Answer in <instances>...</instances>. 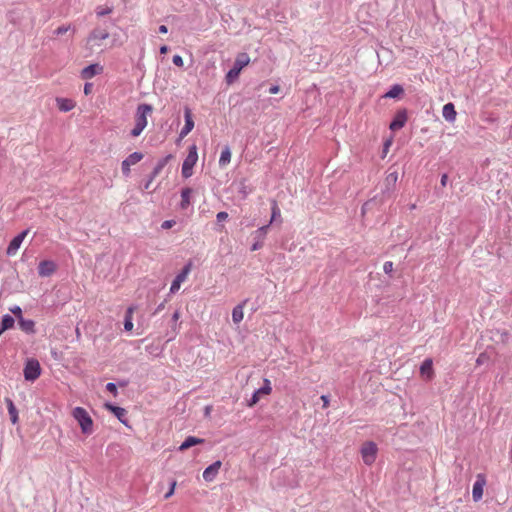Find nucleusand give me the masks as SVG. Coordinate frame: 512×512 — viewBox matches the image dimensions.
<instances>
[{
    "label": "nucleus",
    "instance_id": "f257e3e1",
    "mask_svg": "<svg viewBox=\"0 0 512 512\" xmlns=\"http://www.w3.org/2000/svg\"><path fill=\"white\" fill-rule=\"evenodd\" d=\"M153 107L149 104H141L137 107L135 114V125L131 130L133 137H138L147 126V117L152 113Z\"/></svg>",
    "mask_w": 512,
    "mask_h": 512
},
{
    "label": "nucleus",
    "instance_id": "f03ea898",
    "mask_svg": "<svg viewBox=\"0 0 512 512\" xmlns=\"http://www.w3.org/2000/svg\"><path fill=\"white\" fill-rule=\"evenodd\" d=\"M250 63V57L247 53H239L236 56L233 67L227 72L225 76L226 83L228 85L233 84L239 77L242 69L248 66Z\"/></svg>",
    "mask_w": 512,
    "mask_h": 512
},
{
    "label": "nucleus",
    "instance_id": "7ed1b4c3",
    "mask_svg": "<svg viewBox=\"0 0 512 512\" xmlns=\"http://www.w3.org/2000/svg\"><path fill=\"white\" fill-rule=\"evenodd\" d=\"M197 161H198L197 146L195 144H193L189 147L188 155L186 156V158L182 164L181 173L184 178H189L193 175V168L196 165Z\"/></svg>",
    "mask_w": 512,
    "mask_h": 512
},
{
    "label": "nucleus",
    "instance_id": "20e7f679",
    "mask_svg": "<svg viewBox=\"0 0 512 512\" xmlns=\"http://www.w3.org/2000/svg\"><path fill=\"white\" fill-rule=\"evenodd\" d=\"M109 32L106 29H93L86 40V48L93 51L95 47L102 45V42L109 38Z\"/></svg>",
    "mask_w": 512,
    "mask_h": 512
},
{
    "label": "nucleus",
    "instance_id": "39448f33",
    "mask_svg": "<svg viewBox=\"0 0 512 512\" xmlns=\"http://www.w3.org/2000/svg\"><path fill=\"white\" fill-rule=\"evenodd\" d=\"M24 378L27 381H35L41 374V366L37 359L30 358L26 361L24 370Z\"/></svg>",
    "mask_w": 512,
    "mask_h": 512
},
{
    "label": "nucleus",
    "instance_id": "423d86ee",
    "mask_svg": "<svg viewBox=\"0 0 512 512\" xmlns=\"http://www.w3.org/2000/svg\"><path fill=\"white\" fill-rule=\"evenodd\" d=\"M272 392V385H271V381L269 379H264L263 380V386L260 387L259 389H257L251 399H249L247 401V405L252 407L254 405H256L262 398L264 397H267L268 395H270Z\"/></svg>",
    "mask_w": 512,
    "mask_h": 512
},
{
    "label": "nucleus",
    "instance_id": "0eeeda50",
    "mask_svg": "<svg viewBox=\"0 0 512 512\" xmlns=\"http://www.w3.org/2000/svg\"><path fill=\"white\" fill-rule=\"evenodd\" d=\"M377 446L373 442H365L361 447V456L366 465H371L375 462L377 456Z\"/></svg>",
    "mask_w": 512,
    "mask_h": 512
},
{
    "label": "nucleus",
    "instance_id": "6e6552de",
    "mask_svg": "<svg viewBox=\"0 0 512 512\" xmlns=\"http://www.w3.org/2000/svg\"><path fill=\"white\" fill-rule=\"evenodd\" d=\"M191 267H192V264L188 263L187 265L184 266L182 271L175 277V279L173 280L171 287H170V293H172V294L176 293L180 289L181 284L184 281H186V279L191 271Z\"/></svg>",
    "mask_w": 512,
    "mask_h": 512
},
{
    "label": "nucleus",
    "instance_id": "1a4fd4ad",
    "mask_svg": "<svg viewBox=\"0 0 512 512\" xmlns=\"http://www.w3.org/2000/svg\"><path fill=\"white\" fill-rule=\"evenodd\" d=\"M143 159V154L140 152H134L130 154L125 160L122 161L121 169L125 176L130 174V167L137 164Z\"/></svg>",
    "mask_w": 512,
    "mask_h": 512
},
{
    "label": "nucleus",
    "instance_id": "9d476101",
    "mask_svg": "<svg viewBox=\"0 0 512 512\" xmlns=\"http://www.w3.org/2000/svg\"><path fill=\"white\" fill-rule=\"evenodd\" d=\"M104 71V67L99 63H94L86 66L80 72V76L84 80H89L95 77L96 75L102 74Z\"/></svg>",
    "mask_w": 512,
    "mask_h": 512
},
{
    "label": "nucleus",
    "instance_id": "9b49d317",
    "mask_svg": "<svg viewBox=\"0 0 512 512\" xmlns=\"http://www.w3.org/2000/svg\"><path fill=\"white\" fill-rule=\"evenodd\" d=\"M29 233V229H26L24 231H22L20 234H18L17 236H15L9 243L8 247H7V255L8 256H14L18 249L20 248L23 240L25 239V237L27 236V234Z\"/></svg>",
    "mask_w": 512,
    "mask_h": 512
},
{
    "label": "nucleus",
    "instance_id": "f8f14e48",
    "mask_svg": "<svg viewBox=\"0 0 512 512\" xmlns=\"http://www.w3.org/2000/svg\"><path fill=\"white\" fill-rule=\"evenodd\" d=\"M434 375L433 360L431 358H427L420 366V376L425 381H431L434 378Z\"/></svg>",
    "mask_w": 512,
    "mask_h": 512
},
{
    "label": "nucleus",
    "instance_id": "ddd939ff",
    "mask_svg": "<svg viewBox=\"0 0 512 512\" xmlns=\"http://www.w3.org/2000/svg\"><path fill=\"white\" fill-rule=\"evenodd\" d=\"M57 266L54 261L43 260L38 265V274L41 277H49L55 273Z\"/></svg>",
    "mask_w": 512,
    "mask_h": 512
},
{
    "label": "nucleus",
    "instance_id": "4468645a",
    "mask_svg": "<svg viewBox=\"0 0 512 512\" xmlns=\"http://www.w3.org/2000/svg\"><path fill=\"white\" fill-rule=\"evenodd\" d=\"M407 122V112L405 109L399 110L395 116L392 122L390 123L389 128L392 131H397L405 126Z\"/></svg>",
    "mask_w": 512,
    "mask_h": 512
},
{
    "label": "nucleus",
    "instance_id": "2eb2a0df",
    "mask_svg": "<svg viewBox=\"0 0 512 512\" xmlns=\"http://www.w3.org/2000/svg\"><path fill=\"white\" fill-rule=\"evenodd\" d=\"M184 117H185V125L180 131V134H179L180 139H183L184 137H186L194 128V121L192 118V113L188 107H186L184 110Z\"/></svg>",
    "mask_w": 512,
    "mask_h": 512
},
{
    "label": "nucleus",
    "instance_id": "dca6fc26",
    "mask_svg": "<svg viewBox=\"0 0 512 512\" xmlns=\"http://www.w3.org/2000/svg\"><path fill=\"white\" fill-rule=\"evenodd\" d=\"M221 465H222L221 461H216L213 464H211L210 466H208L203 472L204 480L207 482H212L216 478V476L221 468Z\"/></svg>",
    "mask_w": 512,
    "mask_h": 512
},
{
    "label": "nucleus",
    "instance_id": "f3484780",
    "mask_svg": "<svg viewBox=\"0 0 512 512\" xmlns=\"http://www.w3.org/2000/svg\"><path fill=\"white\" fill-rule=\"evenodd\" d=\"M56 104H57L58 109L62 112H69L72 109H74L76 106V103L74 100L69 99V98H63V97H57Z\"/></svg>",
    "mask_w": 512,
    "mask_h": 512
},
{
    "label": "nucleus",
    "instance_id": "a211bd4d",
    "mask_svg": "<svg viewBox=\"0 0 512 512\" xmlns=\"http://www.w3.org/2000/svg\"><path fill=\"white\" fill-rule=\"evenodd\" d=\"M484 485L485 479L479 476L473 485L472 496L474 501H479L482 498Z\"/></svg>",
    "mask_w": 512,
    "mask_h": 512
},
{
    "label": "nucleus",
    "instance_id": "6ab92c4d",
    "mask_svg": "<svg viewBox=\"0 0 512 512\" xmlns=\"http://www.w3.org/2000/svg\"><path fill=\"white\" fill-rule=\"evenodd\" d=\"M193 189L190 187L183 188L181 191V202L180 207L182 209H187L191 204V197L193 194Z\"/></svg>",
    "mask_w": 512,
    "mask_h": 512
},
{
    "label": "nucleus",
    "instance_id": "aec40b11",
    "mask_svg": "<svg viewBox=\"0 0 512 512\" xmlns=\"http://www.w3.org/2000/svg\"><path fill=\"white\" fill-rule=\"evenodd\" d=\"M443 117L449 121L454 122L456 120L457 112L453 103H447L443 106L442 110Z\"/></svg>",
    "mask_w": 512,
    "mask_h": 512
},
{
    "label": "nucleus",
    "instance_id": "412c9836",
    "mask_svg": "<svg viewBox=\"0 0 512 512\" xmlns=\"http://www.w3.org/2000/svg\"><path fill=\"white\" fill-rule=\"evenodd\" d=\"M84 434L89 435L93 432L92 418H75Z\"/></svg>",
    "mask_w": 512,
    "mask_h": 512
},
{
    "label": "nucleus",
    "instance_id": "4be33fe9",
    "mask_svg": "<svg viewBox=\"0 0 512 512\" xmlns=\"http://www.w3.org/2000/svg\"><path fill=\"white\" fill-rule=\"evenodd\" d=\"M18 325L20 329L27 334H33L35 332V322L33 320L21 318L18 320Z\"/></svg>",
    "mask_w": 512,
    "mask_h": 512
},
{
    "label": "nucleus",
    "instance_id": "5701e85b",
    "mask_svg": "<svg viewBox=\"0 0 512 512\" xmlns=\"http://www.w3.org/2000/svg\"><path fill=\"white\" fill-rule=\"evenodd\" d=\"M203 439L197 438L194 436H189L186 440L180 445L179 450L184 451L192 446L203 443Z\"/></svg>",
    "mask_w": 512,
    "mask_h": 512
},
{
    "label": "nucleus",
    "instance_id": "b1692460",
    "mask_svg": "<svg viewBox=\"0 0 512 512\" xmlns=\"http://www.w3.org/2000/svg\"><path fill=\"white\" fill-rule=\"evenodd\" d=\"M134 311H135L134 306H130L126 310L125 322H124V328L126 331H132V329L134 327L133 322H132Z\"/></svg>",
    "mask_w": 512,
    "mask_h": 512
},
{
    "label": "nucleus",
    "instance_id": "393cba45",
    "mask_svg": "<svg viewBox=\"0 0 512 512\" xmlns=\"http://www.w3.org/2000/svg\"><path fill=\"white\" fill-rule=\"evenodd\" d=\"M404 93V89L401 85L395 84L390 90L383 96L384 98H398Z\"/></svg>",
    "mask_w": 512,
    "mask_h": 512
},
{
    "label": "nucleus",
    "instance_id": "a878e982",
    "mask_svg": "<svg viewBox=\"0 0 512 512\" xmlns=\"http://www.w3.org/2000/svg\"><path fill=\"white\" fill-rule=\"evenodd\" d=\"M173 158V156L171 154L167 155L166 157H164L163 159H161L157 165L154 167L153 169V177H156L158 176L161 171L163 170V168L167 165V163Z\"/></svg>",
    "mask_w": 512,
    "mask_h": 512
},
{
    "label": "nucleus",
    "instance_id": "bb28decb",
    "mask_svg": "<svg viewBox=\"0 0 512 512\" xmlns=\"http://www.w3.org/2000/svg\"><path fill=\"white\" fill-rule=\"evenodd\" d=\"M14 323H15V320L12 316H10L8 314L4 315L2 318V321H1L0 335L4 331L11 329L14 326Z\"/></svg>",
    "mask_w": 512,
    "mask_h": 512
},
{
    "label": "nucleus",
    "instance_id": "cd10ccee",
    "mask_svg": "<svg viewBox=\"0 0 512 512\" xmlns=\"http://www.w3.org/2000/svg\"><path fill=\"white\" fill-rule=\"evenodd\" d=\"M230 161H231V151H230V148L228 146H226L221 152V155L219 158V165L221 167H225L230 163Z\"/></svg>",
    "mask_w": 512,
    "mask_h": 512
},
{
    "label": "nucleus",
    "instance_id": "c85d7f7f",
    "mask_svg": "<svg viewBox=\"0 0 512 512\" xmlns=\"http://www.w3.org/2000/svg\"><path fill=\"white\" fill-rule=\"evenodd\" d=\"M244 312H243V306L237 305L233 308L232 311V320L234 323H240L243 320Z\"/></svg>",
    "mask_w": 512,
    "mask_h": 512
},
{
    "label": "nucleus",
    "instance_id": "c756f323",
    "mask_svg": "<svg viewBox=\"0 0 512 512\" xmlns=\"http://www.w3.org/2000/svg\"><path fill=\"white\" fill-rule=\"evenodd\" d=\"M281 215L280 208L277 204L276 200H272V207H271V219L269 224L273 223L277 218H279Z\"/></svg>",
    "mask_w": 512,
    "mask_h": 512
},
{
    "label": "nucleus",
    "instance_id": "7c9ffc66",
    "mask_svg": "<svg viewBox=\"0 0 512 512\" xmlns=\"http://www.w3.org/2000/svg\"><path fill=\"white\" fill-rule=\"evenodd\" d=\"M269 225L270 224L262 226L258 230H256L255 233H254L255 238H259L261 240H264L265 237H266V234L268 232Z\"/></svg>",
    "mask_w": 512,
    "mask_h": 512
},
{
    "label": "nucleus",
    "instance_id": "2f4dec72",
    "mask_svg": "<svg viewBox=\"0 0 512 512\" xmlns=\"http://www.w3.org/2000/svg\"><path fill=\"white\" fill-rule=\"evenodd\" d=\"M112 12L111 7H98L96 10V14L98 17H102L104 15L110 14Z\"/></svg>",
    "mask_w": 512,
    "mask_h": 512
},
{
    "label": "nucleus",
    "instance_id": "473e14b6",
    "mask_svg": "<svg viewBox=\"0 0 512 512\" xmlns=\"http://www.w3.org/2000/svg\"><path fill=\"white\" fill-rule=\"evenodd\" d=\"M71 29L70 25H61L57 29H55L54 34L59 36L67 33Z\"/></svg>",
    "mask_w": 512,
    "mask_h": 512
},
{
    "label": "nucleus",
    "instance_id": "72a5a7b5",
    "mask_svg": "<svg viewBox=\"0 0 512 512\" xmlns=\"http://www.w3.org/2000/svg\"><path fill=\"white\" fill-rule=\"evenodd\" d=\"M176 485H177V482L172 481L170 488L168 489L167 493L164 495L165 499H169L174 494Z\"/></svg>",
    "mask_w": 512,
    "mask_h": 512
},
{
    "label": "nucleus",
    "instance_id": "f704fd0d",
    "mask_svg": "<svg viewBox=\"0 0 512 512\" xmlns=\"http://www.w3.org/2000/svg\"><path fill=\"white\" fill-rule=\"evenodd\" d=\"M264 240L256 238V241L251 246V251H257L263 247Z\"/></svg>",
    "mask_w": 512,
    "mask_h": 512
},
{
    "label": "nucleus",
    "instance_id": "c9c22d12",
    "mask_svg": "<svg viewBox=\"0 0 512 512\" xmlns=\"http://www.w3.org/2000/svg\"><path fill=\"white\" fill-rule=\"evenodd\" d=\"M10 311L17 317V320L23 318L22 309L19 306L11 307Z\"/></svg>",
    "mask_w": 512,
    "mask_h": 512
},
{
    "label": "nucleus",
    "instance_id": "e433bc0d",
    "mask_svg": "<svg viewBox=\"0 0 512 512\" xmlns=\"http://www.w3.org/2000/svg\"><path fill=\"white\" fill-rule=\"evenodd\" d=\"M383 270L385 273L389 274L393 271V262L387 261L383 265Z\"/></svg>",
    "mask_w": 512,
    "mask_h": 512
},
{
    "label": "nucleus",
    "instance_id": "4c0bfd02",
    "mask_svg": "<svg viewBox=\"0 0 512 512\" xmlns=\"http://www.w3.org/2000/svg\"><path fill=\"white\" fill-rule=\"evenodd\" d=\"M173 63L178 67H182L184 65L183 59L180 55L173 56Z\"/></svg>",
    "mask_w": 512,
    "mask_h": 512
},
{
    "label": "nucleus",
    "instance_id": "58836bf2",
    "mask_svg": "<svg viewBox=\"0 0 512 512\" xmlns=\"http://www.w3.org/2000/svg\"><path fill=\"white\" fill-rule=\"evenodd\" d=\"M227 218H228V213L224 212V211L219 212L216 215V219H217L218 222L225 221Z\"/></svg>",
    "mask_w": 512,
    "mask_h": 512
},
{
    "label": "nucleus",
    "instance_id": "ea45409f",
    "mask_svg": "<svg viewBox=\"0 0 512 512\" xmlns=\"http://www.w3.org/2000/svg\"><path fill=\"white\" fill-rule=\"evenodd\" d=\"M174 225H175V221H174V220H166V221H164V222L161 224V227H162L163 229H170V228H172Z\"/></svg>",
    "mask_w": 512,
    "mask_h": 512
},
{
    "label": "nucleus",
    "instance_id": "a19ab883",
    "mask_svg": "<svg viewBox=\"0 0 512 512\" xmlns=\"http://www.w3.org/2000/svg\"><path fill=\"white\" fill-rule=\"evenodd\" d=\"M73 416H87V413L83 408L77 407L73 412Z\"/></svg>",
    "mask_w": 512,
    "mask_h": 512
},
{
    "label": "nucleus",
    "instance_id": "79ce46f5",
    "mask_svg": "<svg viewBox=\"0 0 512 512\" xmlns=\"http://www.w3.org/2000/svg\"><path fill=\"white\" fill-rule=\"evenodd\" d=\"M92 89H93V84L92 83H86L84 85V94L85 95H89L92 93Z\"/></svg>",
    "mask_w": 512,
    "mask_h": 512
},
{
    "label": "nucleus",
    "instance_id": "37998d69",
    "mask_svg": "<svg viewBox=\"0 0 512 512\" xmlns=\"http://www.w3.org/2000/svg\"><path fill=\"white\" fill-rule=\"evenodd\" d=\"M398 179L397 173H391L387 176L386 180L391 183H395Z\"/></svg>",
    "mask_w": 512,
    "mask_h": 512
},
{
    "label": "nucleus",
    "instance_id": "c03bdc74",
    "mask_svg": "<svg viewBox=\"0 0 512 512\" xmlns=\"http://www.w3.org/2000/svg\"><path fill=\"white\" fill-rule=\"evenodd\" d=\"M109 408L115 413L116 416H122V414L124 412L123 408L111 407V406H109Z\"/></svg>",
    "mask_w": 512,
    "mask_h": 512
},
{
    "label": "nucleus",
    "instance_id": "a18cd8bd",
    "mask_svg": "<svg viewBox=\"0 0 512 512\" xmlns=\"http://www.w3.org/2000/svg\"><path fill=\"white\" fill-rule=\"evenodd\" d=\"M106 389H107L109 392L113 393V394H115V393H116V391H117V387H116V385H115L114 383H108V384L106 385Z\"/></svg>",
    "mask_w": 512,
    "mask_h": 512
},
{
    "label": "nucleus",
    "instance_id": "49530a36",
    "mask_svg": "<svg viewBox=\"0 0 512 512\" xmlns=\"http://www.w3.org/2000/svg\"><path fill=\"white\" fill-rule=\"evenodd\" d=\"M280 91V87L278 85H273L269 89L270 94H277Z\"/></svg>",
    "mask_w": 512,
    "mask_h": 512
},
{
    "label": "nucleus",
    "instance_id": "de8ad7c7",
    "mask_svg": "<svg viewBox=\"0 0 512 512\" xmlns=\"http://www.w3.org/2000/svg\"><path fill=\"white\" fill-rule=\"evenodd\" d=\"M484 360H485V355L484 354H480L479 357L476 360V364L477 365H481V364L484 363Z\"/></svg>",
    "mask_w": 512,
    "mask_h": 512
},
{
    "label": "nucleus",
    "instance_id": "09e8293b",
    "mask_svg": "<svg viewBox=\"0 0 512 512\" xmlns=\"http://www.w3.org/2000/svg\"><path fill=\"white\" fill-rule=\"evenodd\" d=\"M321 400L323 401V406H324V407H327V406H328V403H329L328 396H326V395H322V396H321Z\"/></svg>",
    "mask_w": 512,
    "mask_h": 512
},
{
    "label": "nucleus",
    "instance_id": "8fccbe9b",
    "mask_svg": "<svg viewBox=\"0 0 512 512\" xmlns=\"http://www.w3.org/2000/svg\"><path fill=\"white\" fill-rule=\"evenodd\" d=\"M159 32L162 34H166L168 32V28L165 25L159 26Z\"/></svg>",
    "mask_w": 512,
    "mask_h": 512
},
{
    "label": "nucleus",
    "instance_id": "3c124183",
    "mask_svg": "<svg viewBox=\"0 0 512 512\" xmlns=\"http://www.w3.org/2000/svg\"><path fill=\"white\" fill-rule=\"evenodd\" d=\"M391 144H392V139H389V140L385 141V143H384V151H387Z\"/></svg>",
    "mask_w": 512,
    "mask_h": 512
},
{
    "label": "nucleus",
    "instance_id": "603ef678",
    "mask_svg": "<svg viewBox=\"0 0 512 512\" xmlns=\"http://www.w3.org/2000/svg\"><path fill=\"white\" fill-rule=\"evenodd\" d=\"M9 412L12 416H14V413H15V408L13 406V403L11 401H9Z\"/></svg>",
    "mask_w": 512,
    "mask_h": 512
},
{
    "label": "nucleus",
    "instance_id": "864d4df0",
    "mask_svg": "<svg viewBox=\"0 0 512 512\" xmlns=\"http://www.w3.org/2000/svg\"><path fill=\"white\" fill-rule=\"evenodd\" d=\"M168 52V47L166 45H163L160 47V53L166 54Z\"/></svg>",
    "mask_w": 512,
    "mask_h": 512
},
{
    "label": "nucleus",
    "instance_id": "5fc2aeb1",
    "mask_svg": "<svg viewBox=\"0 0 512 512\" xmlns=\"http://www.w3.org/2000/svg\"><path fill=\"white\" fill-rule=\"evenodd\" d=\"M446 182H447V175H446V174H444V175L441 177V184H442L443 186H445V185H446Z\"/></svg>",
    "mask_w": 512,
    "mask_h": 512
},
{
    "label": "nucleus",
    "instance_id": "6e6d98bb",
    "mask_svg": "<svg viewBox=\"0 0 512 512\" xmlns=\"http://www.w3.org/2000/svg\"><path fill=\"white\" fill-rule=\"evenodd\" d=\"M155 177H153V174L151 175V178L150 180L147 182V184L145 185V188L148 189L150 184L152 183V181L154 180Z\"/></svg>",
    "mask_w": 512,
    "mask_h": 512
},
{
    "label": "nucleus",
    "instance_id": "4d7b16f0",
    "mask_svg": "<svg viewBox=\"0 0 512 512\" xmlns=\"http://www.w3.org/2000/svg\"><path fill=\"white\" fill-rule=\"evenodd\" d=\"M179 319V312L176 311L174 314H173V320H178Z\"/></svg>",
    "mask_w": 512,
    "mask_h": 512
},
{
    "label": "nucleus",
    "instance_id": "13d9d810",
    "mask_svg": "<svg viewBox=\"0 0 512 512\" xmlns=\"http://www.w3.org/2000/svg\"><path fill=\"white\" fill-rule=\"evenodd\" d=\"M119 420H120L123 424L127 425V422H126V420H125V419H123V418H119Z\"/></svg>",
    "mask_w": 512,
    "mask_h": 512
},
{
    "label": "nucleus",
    "instance_id": "bf43d9fd",
    "mask_svg": "<svg viewBox=\"0 0 512 512\" xmlns=\"http://www.w3.org/2000/svg\"><path fill=\"white\" fill-rule=\"evenodd\" d=\"M17 419H18V418H16V417H13V418H12V422H13V424H15V423H16Z\"/></svg>",
    "mask_w": 512,
    "mask_h": 512
}]
</instances>
